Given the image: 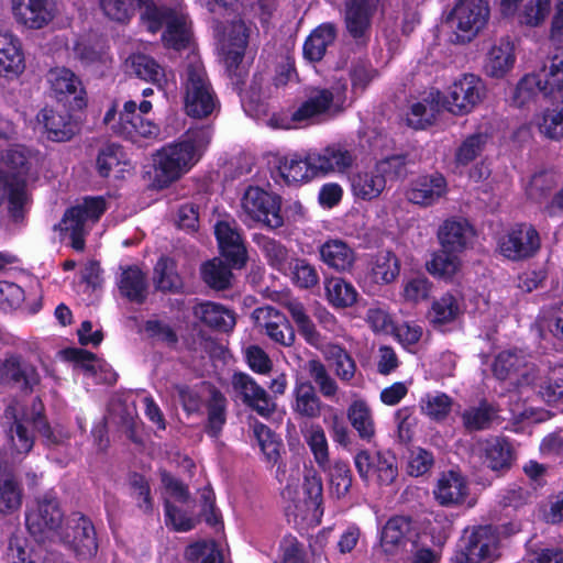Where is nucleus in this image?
<instances>
[{
    "label": "nucleus",
    "mask_w": 563,
    "mask_h": 563,
    "mask_svg": "<svg viewBox=\"0 0 563 563\" xmlns=\"http://www.w3.org/2000/svg\"><path fill=\"white\" fill-rule=\"evenodd\" d=\"M12 0V10L19 22L30 29H42L57 14V5L54 0Z\"/></svg>",
    "instance_id": "24"
},
{
    "label": "nucleus",
    "mask_w": 563,
    "mask_h": 563,
    "mask_svg": "<svg viewBox=\"0 0 563 563\" xmlns=\"http://www.w3.org/2000/svg\"><path fill=\"white\" fill-rule=\"evenodd\" d=\"M141 18L145 22L147 30L152 33H156L164 25L166 26L163 33V41L168 47L181 49L190 41L191 33L188 15L180 10L154 3V5H150L146 11L141 13Z\"/></svg>",
    "instance_id": "5"
},
{
    "label": "nucleus",
    "mask_w": 563,
    "mask_h": 563,
    "mask_svg": "<svg viewBox=\"0 0 563 563\" xmlns=\"http://www.w3.org/2000/svg\"><path fill=\"white\" fill-rule=\"evenodd\" d=\"M470 483L459 470H449L439 474L433 487L435 501L446 508L462 506L468 498Z\"/></svg>",
    "instance_id": "19"
},
{
    "label": "nucleus",
    "mask_w": 563,
    "mask_h": 563,
    "mask_svg": "<svg viewBox=\"0 0 563 563\" xmlns=\"http://www.w3.org/2000/svg\"><path fill=\"white\" fill-rule=\"evenodd\" d=\"M55 539L80 559H89L98 550L95 526L80 512H74L67 518Z\"/></svg>",
    "instance_id": "9"
},
{
    "label": "nucleus",
    "mask_w": 563,
    "mask_h": 563,
    "mask_svg": "<svg viewBox=\"0 0 563 563\" xmlns=\"http://www.w3.org/2000/svg\"><path fill=\"white\" fill-rule=\"evenodd\" d=\"M499 539L492 526L475 528L467 539L463 540L461 552L456 555L457 563H481L492 561L498 554Z\"/></svg>",
    "instance_id": "16"
},
{
    "label": "nucleus",
    "mask_w": 563,
    "mask_h": 563,
    "mask_svg": "<svg viewBox=\"0 0 563 563\" xmlns=\"http://www.w3.org/2000/svg\"><path fill=\"white\" fill-rule=\"evenodd\" d=\"M8 170L0 169V206L8 201V211L14 221L24 217L29 205L26 174L29 152L21 146L9 148L4 156Z\"/></svg>",
    "instance_id": "3"
},
{
    "label": "nucleus",
    "mask_w": 563,
    "mask_h": 563,
    "mask_svg": "<svg viewBox=\"0 0 563 563\" xmlns=\"http://www.w3.org/2000/svg\"><path fill=\"white\" fill-rule=\"evenodd\" d=\"M448 191V183L440 173L422 175L410 183L406 191L409 202L421 207L437 203Z\"/></svg>",
    "instance_id": "22"
},
{
    "label": "nucleus",
    "mask_w": 563,
    "mask_h": 563,
    "mask_svg": "<svg viewBox=\"0 0 563 563\" xmlns=\"http://www.w3.org/2000/svg\"><path fill=\"white\" fill-rule=\"evenodd\" d=\"M484 463L492 471L500 472L511 465V446L506 439L490 438L481 444Z\"/></svg>",
    "instance_id": "41"
},
{
    "label": "nucleus",
    "mask_w": 563,
    "mask_h": 563,
    "mask_svg": "<svg viewBox=\"0 0 563 563\" xmlns=\"http://www.w3.org/2000/svg\"><path fill=\"white\" fill-rule=\"evenodd\" d=\"M64 514L53 493H45L25 512V525L37 542L55 539L63 527Z\"/></svg>",
    "instance_id": "7"
},
{
    "label": "nucleus",
    "mask_w": 563,
    "mask_h": 563,
    "mask_svg": "<svg viewBox=\"0 0 563 563\" xmlns=\"http://www.w3.org/2000/svg\"><path fill=\"white\" fill-rule=\"evenodd\" d=\"M515 60L514 44L509 40L501 38L489 49L485 71L490 77L503 78L514 67Z\"/></svg>",
    "instance_id": "35"
},
{
    "label": "nucleus",
    "mask_w": 563,
    "mask_h": 563,
    "mask_svg": "<svg viewBox=\"0 0 563 563\" xmlns=\"http://www.w3.org/2000/svg\"><path fill=\"white\" fill-rule=\"evenodd\" d=\"M385 188V178L382 177L376 165L357 170L351 177L352 194L364 201L377 199Z\"/></svg>",
    "instance_id": "29"
},
{
    "label": "nucleus",
    "mask_w": 563,
    "mask_h": 563,
    "mask_svg": "<svg viewBox=\"0 0 563 563\" xmlns=\"http://www.w3.org/2000/svg\"><path fill=\"white\" fill-rule=\"evenodd\" d=\"M22 505V488L14 475L0 471V514L10 515Z\"/></svg>",
    "instance_id": "50"
},
{
    "label": "nucleus",
    "mask_w": 563,
    "mask_h": 563,
    "mask_svg": "<svg viewBox=\"0 0 563 563\" xmlns=\"http://www.w3.org/2000/svg\"><path fill=\"white\" fill-rule=\"evenodd\" d=\"M186 558L191 563H223L222 553L213 541H201L189 545Z\"/></svg>",
    "instance_id": "64"
},
{
    "label": "nucleus",
    "mask_w": 563,
    "mask_h": 563,
    "mask_svg": "<svg viewBox=\"0 0 563 563\" xmlns=\"http://www.w3.org/2000/svg\"><path fill=\"white\" fill-rule=\"evenodd\" d=\"M541 134L554 141L563 140V95L560 101L547 108L538 120Z\"/></svg>",
    "instance_id": "53"
},
{
    "label": "nucleus",
    "mask_w": 563,
    "mask_h": 563,
    "mask_svg": "<svg viewBox=\"0 0 563 563\" xmlns=\"http://www.w3.org/2000/svg\"><path fill=\"white\" fill-rule=\"evenodd\" d=\"M453 400L444 393H428L420 399L422 413L429 418L440 421L448 417L451 411Z\"/></svg>",
    "instance_id": "60"
},
{
    "label": "nucleus",
    "mask_w": 563,
    "mask_h": 563,
    "mask_svg": "<svg viewBox=\"0 0 563 563\" xmlns=\"http://www.w3.org/2000/svg\"><path fill=\"white\" fill-rule=\"evenodd\" d=\"M192 312L207 327L221 332L231 331L236 323L233 311L212 301L197 303Z\"/></svg>",
    "instance_id": "31"
},
{
    "label": "nucleus",
    "mask_w": 563,
    "mask_h": 563,
    "mask_svg": "<svg viewBox=\"0 0 563 563\" xmlns=\"http://www.w3.org/2000/svg\"><path fill=\"white\" fill-rule=\"evenodd\" d=\"M47 81L55 97L59 100L73 96L77 108L85 106V89L80 78L65 67L52 68L47 74Z\"/></svg>",
    "instance_id": "27"
},
{
    "label": "nucleus",
    "mask_w": 563,
    "mask_h": 563,
    "mask_svg": "<svg viewBox=\"0 0 563 563\" xmlns=\"http://www.w3.org/2000/svg\"><path fill=\"white\" fill-rule=\"evenodd\" d=\"M324 290L328 302L336 309L352 307L357 301L356 288L342 277L325 278Z\"/></svg>",
    "instance_id": "44"
},
{
    "label": "nucleus",
    "mask_w": 563,
    "mask_h": 563,
    "mask_svg": "<svg viewBox=\"0 0 563 563\" xmlns=\"http://www.w3.org/2000/svg\"><path fill=\"white\" fill-rule=\"evenodd\" d=\"M135 101H126L123 111L119 114V121L111 126L113 133L124 139L136 142L137 137H152L158 134V128L152 121L146 120L136 112Z\"/></svg>",
    "instance_id": "21"
},
{
    "label": "nucleus",
    "mask_w": 563,
    "mask_h": 563,
    "mask_svg": "<svg viewBox=\"0 0 563 563\" xmlns=\"http://www.w3.org/2000/svg\"><path fill=\"white\" fill-rule=\"evenodd\" d=\"M40 382L36 367L21 355L7 353L0 358V391L16 388L24 394H31Z\"/></svg>",
    "instance_id": "13"
},
{
    "label": "nucleus",
    "mask_w": 563,
    "mask_h": 563,
    "mask_svg": "<svg viewBox=\"0 0 563 563\" xmlns=\"http://www.w3.org/2000/svg\"><path fill=\"white\" fill-rule=\"evenodd\" d=\"M181 91L185 111L192 118H208L220 109V101L197 56H189L181 73Z\"/></svg>",
    "instance_id": "2"
},
{
    "label": "nucleus",
    "mask_w": 563,
    "mask_h": 563,
    "mask_svg": "<svg viewBox=\"0 0 563 563\" xmlns=\"http://www.w3.org/2000/svg\"><path fill=\"white\" fill-rule=\"evenodd\" d=\"M206 407L208 418L205 431L209 437L218 438L227 422L228 400L219 389L211 387Z\"/></svg>",
    "instance_id": "42"
},
{
    "label": "nucleus",
    "mask_w": 563,
    "mask_h": 563,
    "mask_svg": "<svg viewBox=\"0 0 563 563\" xmlns=\"http://www.w3.org/2000/svg\"><path fill=\"white\" fill-rule=\"evenodd\" d=\"M540 79L543 96L549 97L563 90V47L555 49L542 69L534 74Z\"/></svg>",
    "instance_id": "43"
},
{
    "label": "nucleus",
    "mask_w": 563,
    "mask_h": 563,
    "mask_svg": "<svg viewBox=\"0 0 563 563\" xmlns=\"http://www.w3.org/2000/svg\"><path fill=\"white\" fill-rule=\"evenodd\" d=\"M214 234L221 255L234 268H242L247 260V252L235 223L220 221L214 227Z\"/></svg>",
    "instance_id": "23"
},
{
    "label": "nucleus",
    "mask_w": 563,
    "mask_h": 563,
    "mask_svg": "<svg viewBox=\"0 0 563 563\" xmlns=\"http://www.w3.org/2000/svg\"><path fill=\"white\" fill-rule=\"evenodd\" d=\"M212 139L210 126L190 129L184 137L165 145L154 159V181L168 187L187 174L202 157Z\"/></svg>",
    "instance_id": "1"
},
{
    "label": "nucleus",
    "mask_w": 563,
    "mask_h": 563,
    "mask_svg": "<svg viewBox=\"0 0 563 563\" xmlns=\"http://www.w3.org/2000/svg\"><path fill=\"white\" fill-rule=\"evenodd\" d=\"M346 84L331 87H312L307 90L305 101L292 112L294 122H303L318 117L335 118L346 109Z\"/></svg>",
    "instance_id": "4"
},
{
    "label": "nucleus",
    "mask_w": 563,
    "mask_h": 563,
    "mask_svg": "<svg viewBox=\"0 0 563 563\" xmlns=\"http://www.w3.org/2000/svg\"><path fill=\"white\" fill-rule=\"evenodd\" d=\"M154 282L162 291L178 292L183 282L176 272V265L169 257H161L154 267Z\"/></svg>",
    "instance_id": "57"
},
{
    "label": "nucleus",
    "mask_w": 563,
    "mask_h": 563,
    "mask_svg": "<svg viewBox=\"0 0 563 563\" xmlns=\"http://www.w3.org/2000/svg\"><path fill=\"white\" fill-rule=\"evenodd\" d=\"M302 435L313 455L316 464L322 471H327L330 463V453L329 442L323 428L318 423H311L302 431Z\"/></svg>",
    "instance_id": "48"
},
{
    "label": "nucleus",
    "mask_w": 563,
    "mask_h": 563,
    "mask_svg": "<svg viewBox=\"0 0 563 563\" xmlns=\"http://www.w3.org/2000/svg\"><path fill=\"white\" fill-rule=\"evenodd\" d=\"M7 449L13 457L25 456L34 445V437L24 423H13L4 429Z\"/></svg>",
    "instance_id": "54"
},
{
    "label": "nucleus",
    "mask_w": 563,
    "mask_h": 563,
    "mask_svg": "<svg viewBox=\"0 0 563 563\" xmlns=\"http://www.w3.org/2000/svg\"><path fill=\"white\" fill-rule=\"evenodd\" d=\"M492 371L500 380L515 377L520 385H537L538 369L523 350L501 351L495 357Z\"/></svg>",
    "instance_id": "14"
},
{
    "label": "nucleus",
    "mask_w": 563,
    "mask_h": 563,
    "mask_svg": "<svg viewBox=\"0 0 563 563\" xmlns=\"http://www.w3.org/2000/svg\"><path fill=\"white\" fill-rule=\"evenodd\" d=\"M132 167L123 147L118 144L103 146L97 157V170L101 177H109L112 172L121 177Z\"/></svg>",
    "instance_id": "37"
},
{
    "label": "nucleus",
    "mask_w": 563,
    "mask_h": 563,
    "mask_svg": "<svg viewBox=\"0 0 563 563\" xmlns=\"http://www.w3.org/2000/svg\"><path fill=\"white\" fill-rule=\"evenodd\" d=\"M473 236V229L466 220H446L439 230V240L442 249L449 252H462L470 239Z\"/></svg>",
    "instance_id": "36"
},
{
    "label": "nucleus",
    "mask_w": 563,
    "mask_h": 563,
    "mask_svg": "<svg viewBox=\"0 0 563 563\" xmlns=\"http://www.w3.org/2000/svg\"><path fill=\"white\" fill-rule=\"evenodd\" d=\"M277 172L288 185L307 183L313 177L319 176L318 172L312 168L310 153H308L305 158L298 155L280 157L278 159Z\"/></svg>",
    "instance_id": "34"
},
{
    "label": "nucleus",
    "mask_w": 563,
    "mask_h": 563,
    "mask_svg": "<svg viewBox=\"0 0 563 563\" xmlns=\"http://www.w3.org/2000/svg\"><path fill=\"white\" fill-rule=\"evenodd\" d=\"M380 0H346L345 26L350 36L360 44L365 45L369 41L372 20Z\"/></svg>",
    "instance_id": "18"
},
{
    "label": "nucleus",
    "mask_w": 563,
    "mask_h": 563,
    "mask_svg": "<svg viewBox=\"0 0 563 563\" xmlns=\"http://www.w3.org/2000/svg\"><path fill=\"white\" fill-rule=\"evenodd\" d=\"M231 386L234 398L264 418L276 410V404L267 390L251 375L236 372L232 375Z\"/></svg>",
    "instance_id": "15"
},
{
    "label": "nucleus",
    "mask_w": 563,
    "mask_h": 563,
    "mask_svg": "<svg viewBox=\"0 0 563 563\" xmlns=\"http://www.w3.org/2000/svg\"><path fill=\"white\" fill-rule=\"evenodd\" d=\"M541 241L538 231L531 224H516L499 241L500 253L512 261L533 256L540 249Z\"/></svg>",
    "instance_id": "17"
},
{
    "label": "nucleus",
    "mask_w": 563,
    "mask_h": 563,
    "mask_svg": "<svg viewBox=\"0 0 563 563\" xmlns=\"http://www.w3.org/2000/svg\"><path fill=\"white\" fill-rule=\"evenodd\" d=\"M307 371L323 397L332 399L336 396L339 390L338 383L329 374L327 367L321 361L310 360L307 365Z\"/></svg>",
    "instance_id": "61"
},
{
    "label": "nucleus",
    "mask_w": 563,
    "mask_h": 563,
    "mask_svg": "<svg viewBox=\"0 0 563 563\" xmlns=\"http://www.w3.org/2000/svg\"><path fill=\"white\" fill-rule=\"evenodd\" d=\"M490 135L484 131H477L466 136L455 151V163L466 166L484 152Z\"/></svg>",
    "instance_id": "55"
},
{
    "label": "nucleus",
    "mask_w": 563,
    "mask_h": 563,
    "mask_svg": "<svg viewBox=\"0 0 563 563\" xmlns=\"http://www.w3.org/2000/svg\"><path fill=\"white\" fill-rule=\"evenodd\" d=\"M369 272L374 283L390 284L399 275L400 262L393 252L382 251L373 256L369 263Z\"/></svg>",
    "instance_id": "45"
},
{
    "label": "nucleus",
    "mask_w": 563,
    "mask_h": 563,
    "mask_svg": "<svg viewBox=\"0 0 563 563\" xmlns=\"http://www.w3.org/2000/svg\"><path fill=\"white\" fill-rule=\"evenodd\" d=\"M131 68L136 77L152 82L159 89H163L166 84L164 68L151 56L144 54L133 55L131 57Z\"/></svg>",
    "instance_id": "51"
},
{
    "label": "nucleus",
    "mask_w": 563,
    "mask_h": 563,
    "mask_svg": "<svg viewBox=\"0 0 563 563\" xmlns=\"http://www.w3.org/2000/svg\"><path fill=\"white\" fill-rule=\"evenodd\" d=\"M292 411L302 418L317 419L322 410L328 407L318 396L314 386L310 382L297 383L294 391Z\"/></svg>",
    "instance_id": "32"
},
{
    "label": "nucleus",
    "mask_w": 563,
    "mask_h": 563,
    "mask_svg": "<svg viewBox=\"0 0 563 563\" xmlns=\"http://www.w3.org/2000/svg\"><path fill=\"white\" fill-rule=\"evenodd\" d=\"M64 355L68 361L75 363L77 369L95 378L97 383L103 379L98 372L103 371L104 364L93 353L82 349L70 347L64 351Z\"/></svg>",
    "instance_id": "59"
},
{
    "label": "nucleus",
    "mask_w": 563,
    "mask_h": 563,
    "mask_svg": "<svg viewBox=\"0 0 563 563\" xmlns=\"http://www.w3.org/2000/svg\"><path fill=\"white\" fill-rule=\"evenodd\" d=\"M25 69V57L20 38L0 30V76L16 78Z\"/></svg>",
    "instance_id": "26"
},
{
    "label": "nucleus",
    "mask_w": 563,
    "mask_h": 563,
    "mask_svg": "<svg viewBox=\"0 0 563 563\" xmlns=\"http://www.w3.org/2000/svg\"><path fill=\"white\" fill-rule=\"evenodd\" d=\"M441 92L431 90L428 96L411 106L407 113V123L416 130H422L432 124L440 111Z\"/></svg>",
    "instance_id": "38"
},
{
    "label": "nucleus",
    "mask_w": 563,
    "mask_h": 563,
    "mask_svg": "<svg viewBox=\"0 0 563 563\" xmlns=\"http://www.w3.org/2000/svg\"><path fill=\"white\" fill-rule=\"evenodd\" d=\"M330 477V490L336 498L344 497L352 486V473L347 463L335 461L325 471Z\"/></svg>",
    "instance_id": "62"
},
{
    "label": "nucleus",
    "mask_w": 563,
    "mask_h": 563,
    "mask_svg": "<svg viewBox=\"0 0 563 563\" xmlns=\"http://www.w3.org/2000/svg\"><path fill=\"white\" fill-rule=\"evenodd\" d=\"M336 29L332 23H323L316 27L303 44V57L309 62H319L325 55L327 48L333 44Z\"/></svg>",
    "instance_id": "39"
},
{
    "label": "nucleus",
    "mask_w": 563,
    "mask_h": 563,
    "mask_svg": "<svg viewBox=\"0 0 563 563\" xmlns=\"http://www.w3.org/2000/svg\"><path fill=\"white\" fill-rule=\"evenodd\" d=\"M462 312L461 300L452 294H444L432 302L428 318L435 327H442L454 322Z\"/></svg>",
    "instance_id": "46"
},
{
    "label": "nucleus",
    "mask_w": 563,
    "mask_h": 563,
    "mask_svg": "<svg viewBox=\"0 0 563 563\" xmlns=\"http://www.w3.org/2000/svg\"><path fill=\"white\" fill-rule=\"evenodd\" d=\"M254 241L273 268L288 274V267L294 258L290 257L289 251L284 244L265 235H256Z\"/></svg>",
    "instance_id": "47"
},
{
    "label": "nucleus",
    "mask_w": 563,
    "mask_h": 563,
    "mask_svg": "<svg viewBox=\"0 0 563 563\" xmlns=\"http://www.w3.org/2000/svg\"><path fill=\"white\" fill-rule=\"evenodd\" d=\"M320 261L339 273L350 272L356 262L355 251L344 241L330 239L319 247Z\"/></svg>",
    "instance_id": "28"
},
{
    "label": "nucleus",
    "mask_w": 563,
    "mask_h": 563,
    "mask_svg": "<svg viewBox=\"0 0 563 563\" xmlns=\"http://www.w3.org/2000/svg\"><path fill=\"white\" fill-rule=\"evenodd\" d=\"M241 205L245 217L243 221L247 225H251L250 222H263L266 227L276 229L284 224L279 198L260 187H249Z\"/></svg>",
    "instance_id": "10"
},
{
    "label": "nucleus",
    "mask_w": 563,
    "mask_h": 563,
    "mask_svg": "<svg viewBox=\"0 0 563 563\" xmlns=\"http://www.w3.org/2000/svg\"><path fill=\"white\" fill-rule=\"evenodd\" d=\"M252 318L256 327L275 343L289 347L295 343V331L287 318L272 306L256 308Z\"/></svg>",
    "instance_id": "20"
},
{
    "label": "nucleus",
    "mask_w": 563,
    "mask_h": 563,
    "mask_svg": "<svg viewBox=\"0 0 563 563\" xmlns=\"http://www.w3.org/2000/svg\"><path fill=\"white\" fill-rule=\"evenodd\" d=\"M460 265L461 262L456 252H449L442 249V251L437 253L428 264V271L433 276L446 279L455 275Z\"/></svg>",
    "instance_id": "63"
},
{
    "label": "nucleus",
    "mask_w": 563,
    "mask_h": 563,
    "mask_svg": "<svg viewBox=\"0 0 563 563\" xmlns=\"http://www.w3.org/2000/svg\"><path fill=\"white\" fill-rule=\"evenodd\" d=\"M490 9L484 0H459L450 14L453 30L451 42L466 44L482 32L489 20Z\"/></svg>",
    "instance_id": "6"
},
{
    "label": "nucleus",
    "mask_w": 563,
    "mask_h": 563,
    "mask_svg": "<svg viewBox=\"0 0 563 563\" xmlns=\"http://www.w3.org/2000/svg\"><path fill=\"white\" fill-rule=\"evenodd\" d=\"M347 419L362 440L371 442L375 435L372 410L364 400H354L347 408Z\"/></svg>",
    "instance_id": "49"
},
{
    "label": "nucleus",
    "mask_w": 563,
    "mask_h": 563,
    "mask_svg": "<svg viewBox=\"0 0 563 563\" xmlns=\"http://www.w3.org/2000/svg\"><path fill=\"white\" fill-rule=\"evenodd\" d=\"M464 428L472 431L488 429L496 418L495 408L487 401L479 402L478 406H472L465 409L462 415Z\"/></svg>",
    "instance_id": "56"
},
{
    "label": "nucleus",
    "mask_w": 563,
    "mask_h": 563,
    "mask_svg": "<svg viewBox=\"0 0 563 563\" xmlns=\"http://www.w3.org/2000/svg\"><path fill=\"white\" fill-rule=\"evenodd\" d=\"M354 464L363 481H373L379 486L391 485L398 476L397 459L390 451L371 455L367 450H361L354 456Z\"/></svg>",
    "instance_id": "12"
},
{
    "label": "nucleus",
    "mask_w": 563,
    "mask_h": 563,
    "mask_svg": "<svg viewBox=\"0 0 563 563\" xmlns=\"http://www.w3.org/2000/svg\"><path fill=\"white\" fill-rule=\"evenodd\" d=\"M99 3L108 18L118 22H126L133 16L136 8L144 12L155 2L153 0H99Z\"/></svg>",
    "instance_id": "52"
},
{
    "label": "nucleus",
    "mask_w": 563,
    "mask_h": 563,
    "mask_svg": "<svg viewBox=\"0 0 563 563\" xmlns=\"http://www.w3.org/2000/svg\"><path fill=\"white\" fill-rule=\"evenodd\" d=\"M485 92V84L478 76L464 74L449 87L443 106L454 115H464L482 102Z\"/></svg>",
    "instance_id": "11"
},
{
    "label": "nucleus",
    "mask_w": 563,
    "mask_h": 563,
    "mask_svg": "<svg viewBox=\"0 0 563 563\" xmlns=\"http://www.w3.org/2000/svg\"><path fill=\"white\" fill-rule=\"evenodd\" d=\"M107 209L106 200L102 197H87L66 210L59 223L60 231L69 235L71 247L76 251H84L85 235L91 224L96 223Z\"/></svg>",
    "instance_id": "8"
},
{
    "label": "nucleus",
    "mask_w": 563,
    "mask_h": 563,
    "mask_svg": "<svg viewBox=\"0 0 563 563\" xmlns=\"http://www.w3.org/2000/svg\"><path fill=\"white\" fill-rule=\"evenodd\" d=\"M38 121L43 122L47 137L54 142L69 141L77 131V123L66 110L43 109Z\"/></svg>",
    "instance_id": "30"
},
{
    "label": "nucleus",
    "mask_w": 563,
    "mask_h": 563,
    "mask_svg": "<svg viewBox=\"0 0 563 563\" xmlns=\"http://www.w3.org/2000/svg\"><path fill=\"white\" fill-rule=\"evenodd\" d=\"M147 280L145 274L135 265L122 269L119 279L121 295L132 302L143 303L147 297Z\"/></svg>",
    "instance_id": "40"
},
{
    "label": "nucleus",
    "mask_w": 563,
    "mask_h": 563,
    "mask_svg": "<svg viewBox=\"0 0 563 563\" xmlns=\"http://www.w3.org/2000/svg\"><path fill=\"white\" fill-rule=\"evenodd\" d=\"M231 265L228 266L219 258L206 262L201 267V277L203 282L211 288L223 290L231 286L233 277Z\"/></svg>",
    "instance_id": "58"
},
{
    "label": "nucleus",
    "mask_w": 563,
    "mask_h": 563,
    "mask_svg": "<svg viewBox=\"0 0 563 563\" xmlns=\"http://www.w3.org/2000/svg\"><path fill=\"white\" fill-rule=\"evenodd\" d=\"M312 168L319 176L344 173L354 163L355 155L341 144H332L320 151L310 152Z\"/></svg>",
    "instance_id": "25"
},
{
    "label": "nucleus",
    "mask_w": 563,
    "mask_h": 563,
    "mask_svg": "<svg viewBox=\"0 0 563 563\" xmlns=\"http://www.w3.org/2000/svg\"><path fill=\"white\" fill-rule=\"evenodd\" d=\"M411 520L404 516L390 518L383 528L380 544L388 555L396 554L410 540Z\"/></svg>",
    "instance_id": "33"
}]
</instances>
